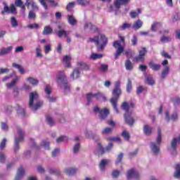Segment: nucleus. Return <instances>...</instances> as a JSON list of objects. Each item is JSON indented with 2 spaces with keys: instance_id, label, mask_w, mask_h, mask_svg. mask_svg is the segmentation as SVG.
<instances>
[{
  "instance_id": "nucleus-1",
  "label": "nucleus",
  "mask_w": 180,
  "mask_h": 180,
  "mask_svg": "<svg viewBox=\"0 0 180 180\" xmlns=\"http://www.w3.org/2000/svg\"><path fill=\"white\" fill-rule=\"evenodd\" d=\"M120 80H118L115 84V87L112 91V97L110 98V102L112 105L114 110L116 113H119V110L117 109V101L122 96V89L120 88Z\"/></svg>"
},
{
  "instance_id": "nucleus-2",
  "label": "nucleus",
  "mask_w": 180,
  "mask_h": 180,
  "mask_svg": "<svg viewBox=\"0 0 180 180\" xmlns=\"http://www.w3.org/2000/svg\"><path fill=\"white\" fill-rule=\"evenodd\" d=\"M87 41L95 43L97 50L98 51H103L105 47H106V44H108V38L105 34H100L94 38H89Z\"/></svg>"
},
{
  "instance_id": "nucleus-3",
  "label": "nucleus",
  "mask_w": 180,
  "mask_h": 180,
  "mask_svg": "<svg viewBox=\"0 0 180 180\" xmlns=\"http://www.w3.org/2000/svg\"><path fill=\"white\" fill-rule=\"evenodd\" d=\"M41 106H43V101H40L37 91L31 92L30 94L29 107L31 108L32 110H37V109H40Z\"/></svg>"
},
{
  "instance_id": "nucleus-4",
  "label": "nucleus",
  "mask_w": 180,
  "mask_h": 180,
  "mask_svg": "<svg viewBox=\"0 0 180 180\" xmlns=\"http://www.w3.org/2000/svg\"><path fill=\"white\" fill-rule=\"evenodd\" d=\"M112 46L115 49H117V51L115 53V59L117 60L119 58V56L123 53L124 56H127V57H130L131 56V50L128 49L124 51V47L122 46V43L120 41H115L112 44Z\"/></svg>"
},
{
  "instance_id": "nucleus-5",
  "label": "nucleus",
  "mask_w": 180,
  "mask_h": 180,
  "mask_svg": "<svg viewBox=\"0 0 180 180\" xmlns=\"http://www.w3.org/2000/svg\"><path fill=\"white\" fill-rule=\"evenodd\" d=\"M25 139V131L20 127H18L17 134L15 136L14 142V153H18L20 147L19 146V143Z\"/></svg>"
},
{
  "instance_id": "nucleus-6",
  "label": "nucleus",
  "mask_w": 180,
  "mask_h": 180,
  "mask_svg": "<svg viewBox=\"0 0 180 180\" xmlns=\"http://www.w3.org/2000/svg\"><path fill=\"white\" fill-rule=\"evenodd\" d=\"M56 78L58 85L63 86L65 89H67V77H65L64 72H59L56 76Z\"/></svg>"
},
{
  "instance_id": "nucleus-7",
  "label": "nucleus",
  "mask_w": 180,
  "mask_h": 180,
  "mask_svg": "<svg viewBox=\"0 0 180 180\" xmlns=\"http://www.w3.org/2000/svg\"><path fill=\"white\" fill-rule=\"evenodd\" d=\"M94 112L98 114V117L101 120H105V119H106L109 115V110L106 108L101 109L98 106H95L94 108Z\"/></svg>"
},
{
  "instance_id": "nucleus-8",
  "label": "nucleus",
  "mask_w": 180,
  "mask_h": 180,
  "mask_svg": "<svg viewBox=\"0 0 180 180\" xmlns=\"http://www.w3.org/2000/svg\"><path fill=\"white\" fill-rule=\"evenodd\" d=\"M84 30L85 32H89L90 33H98L99 28L91 22H86L84 25Z\"/></svg>"
},
{
  "instance_id": "nucleus-9",
  "label": "nucleus",
  "mask_w": 180,
  "mask_h": 180,
  "mask_svg": "<svg viewBox=\"0 0 180 180\" xmlns=\"http://www.w3.org/2000/svg\"><path fill=\"white\" fill-rule=\"evenodd\" d=\"M147 49L146 47H143L141 50L139 51V56L134 58V60L136 63H143L144 61V58L146 57V54H147Z\"/></svg>"
},
{
  "instance_id": "nucleus-10",
  "label": "nucleus",
  "mask_w": 180,
  "mask_h": 180,
  "mask_svg": "<svg viewBox=\"0 0 180 180\" xmlns=\"http://www.w3.org/2000/svg\"><path fill=\"white\" fill-rule=\"evenodd\" d=\"M98 150L101 152V154H105V153H109L112 148H113V143H109L105 148L102 146V144L98 143Z\"/></svg>"
},
{
  "instance_id": "nucleus-11",
  "label": "nucleus",
  "mask_w": 180,
  "mask_h": 180,
  "mask_svg": "<svg viewBox=\"0 0 180 180\" xmlns=\"http://www.w3.org/2000/svg\"><path fill=\"white\" fill-rule=\"evenodd\" d=\"M124 119L125 123H127V124H129V126H133V124H134L135 120L134 117H133V116L131 115V112L125 113L124 115Z\"/></svg>"
},
{
  "instance_id": "nucleus-12",
  "label": "nucleus",
  "mask_w": 180,
  "mask_h": 180,
  "mask_svg": "<svg viewBox=\"0 0 180 180\" xmlns=\"http://www.w3.org/2000/svg\"><path fill=\"white\" fill-rule=\"evenodd\" d=\"M5 12H7V13H13L14 15H16V7H15V4H11L9 7L5 4L4 9L1 12V13L4 15Z\"/></svg>"
},
{
  "instance_id": "nucleus-13",
  "label": "nucleus",
  "mask_w": 180,
  "mask_h": 180,
  "mask_svg": "<svg viewBox=\"0 0 180 180\" xmlns=\"http://www.w3.org/2000/svg\"><path fill=\"white\" fill-rule=\"evenodd\" d=\"M139 172L134 170V169H131L127 172V179H131V178H135L136 179H139Z\"/></svg>"
},
{
  "instance_id": "nucleus-14",
  "label": "nucleus",
  "mask_w": 180,
  "mask_h": 180,
  "mask_svg": "<svg viewBox=\"0 0 180 180\" xmlns=\"http://www.w3.org/2000/svg\"><path fill=\"white\" fill-rule=\"evenodd\" d=\"M129 2H130V0H115L114 6L115 9L119 10L121 5H127Z\"/></svg>"
},
{
  "instance_id": "nucleus-15",
  "label": "nucleus",
  "mask_w": 180,
  "mask_h": 180,
  "mask_svg": "<svg viewBox=\"0 0 180 180\" xmlns=\"http://www.w3.org/2000/svg\"><path fill=\"white\" fill-rule=\"evenodd\" d=\"M14 5H15V6L18 8H20L22 15H25V11H26V4H23V1H22V0H15Z\"/></svg>"
},
{
  "instance_id": "nucleus-16",
  "label": "nucleus",
  "mask_w": 180,
  "mask_h": 180,
  "mask_svg": "<svg viewBox=\"0 0 180 180\" xmlns=\"http://www.w3.org/2000/svg\"><path fill=\"white\" fill-rule=\"evenodd\" d=\"M44 91H45V93L46 94V95H48L47 98L49 99V102H56V98L50 96V94H51V87L50 86V85H46Z\"/></svg>"
},
{
  "instance_id": "nucleus-17",
  "label": "nucleus",
  "mask_w": 180,
  "mask_h": 180,
  "mask_svg": "<svg viewBox=\"0 0 180 180\" xmlns=\"http://www.w3.org/2000/svg\"><path fill=\"white\" fill-rule=\"evenodd\" d=\"M23 175H25V169L22 166H20V167L18 169L17 175L15 176V180H20L22 178H23Z\"/></svg>"
},
{
  "instance_id": "nucleus-18",
  "label": "nucleus",
  "mask_w": 180,
  "mask_h": 180,
  "mask_svg": "<svg viewBox=\"0 0 180 180\" xmlns=\"http://www.w3.org/2000/svg\"><path fill=\"white\" fill-rule=\"evenodd\" d=\"M143 27V21L140 19H138L132 25V29L134 30H139V29H141Z\"/></svg>"
},
{
  "instance_id": "nucleus-19",
  "label": "nucleus",
  "mask_w": 180,
  "mask_h": 180,
  "mask_svg": "<svg viewBox=\"0 0 180 180\" xmlns=\"http://www.w3.org/2000/svg\"><path fill=\"white\" fill-rule=\"evenodd\" d=\"M25 5L26 6H31L34 11H39V6H37V4L33 0H26Z\"/></svg>"
},
{
  "instance_id": "nucleus-20",
  "label": "nucleus",
  "mask_w": 180,
  "mask_h": 180,
  "mask_svg": "<svg viewBox=\"0 0 180 180\" xmlns=\"http://www.w3.org/2000/svg\"><path fill=\"white\" fill-rule=\"evenodd\" d=\"M148 65L149 68L153 71H160V70H161V65L156 64L154 62H149Z\"/></svg>"
},
{
  "instance_id": "nucleus-21",
  "label": "nucleus",
  "mask_w": 180,
  "mask_h": 180,
  "mask_svg": "<svg viewBox=\"0 0 180 180\" xmlns=\"http://www.w3.org/2000/svg\"><path fill=\"white\" fill-rule=\"evenodd\" d=\"M79 75H81V71L79 69H75L70 75V78L72 79H78V78H79Z\"/></svg>"
},
{
  "instance_id": "nucleus-22",
  "label": "nucleus",
  "mask_w": 180,
  "mask_h": 180,
  "mask_svg": "<svg viewBox=\"0 0 180 180\" xmlns=\"http://www.w3.org/2000/svg\"><path fill=\"white\" fill-rule=\"evenodd\" d=\"M12 46H8L7 48H2L0 51V56H5L6 54H9L11 51H12Z\"/></svg>"
},
{
  "instance_id": "nucleus-23",
  "label": "nucleus",
  "mask_w": 180,
  "mask_h": 180,
  "mask_svg": "<svg viewBox=\"0 0 180 180\" xmlns=\"http://www.w3.org/2000/svg\"><path fill=\"white\" fill-rule=\"evenodd\" d=\"M52 33L53 28L50 26H46L42 32V34H44V36H49V34H51Z\"/></svg>"
},
{
  "instance_id": "nucleus-24",
  "label": "nucleus",
  "mask_w": 180,
  "mask_h": 180,
  "mask_svg": "<svg viewBox=\"0 0 180 180\" xmlns=\"http://www.w3.org/2000/svg\"><path fill=\"white\" fill-rule=\"evenodd\" d=\"M134 66H133V63H131V60H130V59H127L125 61V69L127 71H131V70H133Z\"/></svg>"
},
{
  "instance_id": "nucleus-25",
  "label": "nucleus",
  "mask_w": 180,
  "mask_h": 180,
  "mask_svg": "<svg viewBox=\"0 0 180 180\" xmlns=\"http://www.w3.org/2000/svg\"><path fill=\"white\" fill-rule=\"evenodd\" d=\"M13 67L18 70L19 72H20L22 75L26 74V70H25V68H23L22 65L18 63H13Z\"/></svg>"
},
{
  "instance_id": "nucleus-26",
  "label": "nucleus",
  "mask_w": 180,
  "mask_h": 180,
  "mask_svg": "<svg viewBox=\"0 0 180 180\" xmlns=\"http://www.w3.org/2000/svg\"><path fill=\"white\" fill-rule=\"evenodd\" d=\"M150 148H151L152 151L155 153V154L160 153V146H158L154 142H152L150 143Z\"/></svg>"
},
{
  "instance_id": "nucleus-27",
  "label": "nucleus",
  "mask_w": 180,
  "mask_h": 180,
  "mask_svg": "<svg viewBox=\"0 0 180 180\" xmlns=\"http://www.w3.org/2000/svg\"><path fill=\"white\" fill-rule=\"evenodd\" d=\"M145 78L148 85H154V84H155V82L154 81V79L153 78V76L151 75H146Z\"/></svg>"
},
{
  "instance_id": "nucleus-28",
  "label": "nucleus",
  "mask_w": 180,
  "mask_h": 180,
  "mask_svg": "<svg viewBox=\"0 0 180 180\" xmlns=\"http://www.w3.org/2000/svg\"><path fill=\"white\" fill-rule=\"evenodd\" d=\"M20 79L18 76H15V77L11 81L10 83H7L6 87L7 88H13L15 85H16V82H18V80Z\"/></svg>"
},
{
  "instance_id": "nucleus-29",
  "label": "nucleus",
  "mask_w": 180,
  "mask_h": 180,
  "mask_svg": "<svg viewBox=\"0 0 180 180\" xmlns=\"http://www.w3.org/2000/svg\"><path fill=\"white\" fill-rule=\"evenodd\" d=\"M94 98L96 99V101H101V99H103V101H106V96H105V95H103V94L102 93H96L94 94Z\"/></svg>"
},
{
  "instance_id": "nucleus-30",
  "label": "nucleus",
  "mask_w": 180,
  "mask_h": 180,
  "mask_svg": "<svg viewBox=\"0 0 180 180\" xmlns=\"http://www.w3.org/2000/svg\"><path fill=\"white\" fill-rule=\"evenodd\" d=\"M143 132L146 136H150L151 133H153V128L148 125H144L143 127Z\"/></svg>"
},
{
  "instance_id": "nucleus-31",
  "label": "nucleus",
  "mask_w": 180,
  "mask_h": 180,
  "mask_svg": "<svg viewBox=\"0 0 180 180\" xmlns=\"http://www.w3.org/2000/svg\"><path fill=\"white\" fill-rule=\"evenodd\" d=\"M168 74H169V67L168 66H165V69L162 71L161 73V78L162 79H164L167 77V75H168Z\"/></svg>"
},
{
  "instance_id": "nucleus-32",
  "label": "nucleus",
  "mask_w": 180,
  "mask_h": 180,
  "mask_svg": "<svg viewBox=\"0 0 180 180\" xmlns=\"http://www.w3.org/2000/svg\"><path fill=\"white\" fill-rule=\"evenodd\" d=\"M141 13V9L137 8V12L134 11H131L129 13L131 19H136V18H138L139 15Z\"/></svg>"
},
{
  "instance_id": "nucleus-33",
  "label": "nucleus",
  "mask_w": 180,
  "mask_h": 180,
  "mask_svg": "<svg viewBox=\"0 0 180 180\" xmlns=\"http://www.w3.org/2000/svg\"><path fill=\"white\" fill-rule=\"evenodd\" d=\"M68 22L71 26H77V23H78V21H77V19L73 15L68 16Z\"/></svg>"
},
{
  "instance_id": "nucleus-34",
  "label": "nucleus",
  "mask_w": 180,
  "mask_h": 180,
  "mask_svg": "<svg viewBox=\"0 0 180 180\" xmlns=\"http://www.w3.org/2000/svg\"><path fill=\"white\" fill-rule=\"evenodd\" d=\"M174 168L176 169V172L174 174V178L179 179V178H180V165L179 164L176 165Z\"/></svg>"
},
{
  "instance_id": "nucleus-35",
  "label": "nucleus",
  "mask_w": 180,
  "mask_h": 180,
  "mask_svg": "<svg viewBox=\"0 0 180 180\" xmlns=\"http://www.w3.org/2000/svg\"><path fill=\"white\" fill-rule=\"evenodd\" d=\"M77 65L82 68V70H85L86 71L89 70V65H88L86 63H85L83 61H79L77 62Z\"/></svg>"
},
{
  "instance_id": "nucleus-36",
  "label": "nucleus",
  "mask_w": 180,
  "mask_h": 180,
  "mask_svg": "<svg viewBox=\"0 0 180 180\" xmlns=\"http://www.w3.org/2000/svg\"><path fill=\"white\" fill-rule=\"evenodd\" d=\"M162 140V136L161 135V128L158 129V136L156 138L157 145L160 146L161 144V141Z\"/></svg>"
},
{
  "instance_id": "nucleus-37",
  "label": "nucleus",
  "mask_w": 180,
  "mask_h": 180,
  "mask_svg": "<svg viewBox=\"0 0 180 180\" xmlns=\"http://www.w3.org/2000/svg\"><path fill=\"white\" fill-rule=\"evenodd\" d=\"M121 109H122V110H124L125 113H130V111H129L130 107L129 106V104L126 101L122 103V104L121 105Z\"/></svg>"
},
{
  "instance_id": "nucleus-38",
  "label": "nucleus",
  "mask_w": 180,
  "mask_h": 180,
  "mask_svg": "<svg viewBox=\"0 0 180 180\" xmlns=\"http://www.w3.org/2000/svg\"><path fill=\"white\" fill-rule=\"evenodd\" d=\"M161 26H162V24H161V22H153L151 26L150 30H152V32H157V30Z\"/></svg>"
},
{
  "instance_id": "nucleus-39",
  "label": "nucleus",
  "mask_w": 180,
  "mask_h": 180,
  "mask_svg": "<svg viewBox=\"0 0 180 180\" xmlns=\"http://www.w3.org/2000/svg\"><path fill=\"white\" fill-rule=\"evenodd\" d=\"M108 141H115V143H118V144H120L122 143V139H120L118 136H110L107 139Z\"/></svg>"
},
{
  "instance_id": "nucleus-40",
  "label": "nucleus",
  "mask_w": 180,
  "mask_h": 180,
  "mask_svg": "<svg viewBox=\"0 0 180 180\" xmlns=\"http://www.w3.org/2000/svg\"><path fill=\"white\" fill-rule=\"evenodd\" d=\"M103 57V54L101 53H91L90 56V60H99Z\"/></svg>"
},
{
  "instance_id": "nucleus-41",
  "label": "nucleus",
  "mask_w": 180,
  "mask_h": 180,
  "mask_svg": "<svg viewBox=\"0 0 180 180\" xmlns=\"http://www.w3.org/2000/svg\"><path fill=\"white\" fill-rule=\"evenodd\" d=\"M131 89H133V86L131 84V79H128L127 84V92L130 94L131 92Z\"/></svg>"
},
{
  "instance_id": "nucleus-42",
  "label": "nucleus",
  "mask_w": 180,
  "mask_h": 180,
  "mask_svg": "<svg viewBox=\"0 0 180 180\" xmlns=\"http://www.w3.org/2000/svg\"><path fill=\"white\" fill-rule=\"evenodd\" d=\"M27 80H28L30 84H31L32 85H34V86L37 85V84H39V80L33 77H28Z\"/></svg>"
},
{
  "instance_id": "nucleus-43",
  "label": "nucleus",
  "mask_w": 180,
  "mask_h": 180,
  "mask_svg": "<svg viewBox=\"0 0 180 180\" xmlns=\"http://www.w3.org/2000/svg\"><path fill=\"white\" fill-rule=\"evenodd\" d=\"M11 24L13 27H18L19 26V23L18 22V20H16V18L11 17Z\"/></svg>"
},
{
  "instance_id": "nucleus-44",
  "label": "nucleus",
  "mask_w": 180,
  "mask_h": 180,
  "mask_svg": "<svg viewBox=\"0 0 180 180\" xmlns=\"http://www.w3.org/2000/svg\"><path fill=\"white\" fill-rule=\"evenodd\" d=\"M41 146L44 147L45 150H50V143L46 140L41 141Z\"/></svg>"
},
{
  "instance_id": "nucleus-45",
  "label": "nucleus",
  "mask_w": 180,
  "mask_h": 180,
  "mask_svg": "<svg viewBox=\"0 0 180 180\" xmlns=\"http://www.w3.org/2000/svg\"><path fill=\"white\" fill-rule=\"evenodd\" d=\"M77 171H78V169H77V168H75V167L69 168V169H68L69 176H72L75 175V174H77Z\"/></svg>"
},
{
  "instance_id": "nucleus-46",
  "label": "nucleus",
  "mask_w": 180,
  "mask_h": 180,
  "mask_svg": "<svg viewBox=\"0 0 180 180\" xmlns=\"http://www.w3.org/2000/svg\"><path fill=\"white\" fill-rule=\"evenodd\" d=\"M95 98L94 94L92 93H89L86 94L87 105H89L92 103V98Z\"/></svg>"
},
{
  "instance_id": "nucleus-47",
  "label": "nucleus",
  "mask_w": 180,
  "mask_h": 180,
  "mask_svg": "<svg viewBox=\"0 0 180 180\" xmlns=\"http://www.w3.org/2000/svg\"><path fill=\"white\" fill-rule=\"evenodd\" d=\"M122 136L127 141H129V140H130V134L127 131H123L122 133Z\"/></svg>"
},
{
  "instance_id": "nucleus-48",
  "label": "nucleus",
  "mask_w": 180,
  "mask_h": 180,
  "mask_svg": "<svg viewBox=\"0 0 180 180\" xmlns=\"http://www.w3.org/2000/svg\"><path fill=\"white\" fill-rule=\"evenodd\" d=\"M108 68H109V65L106 64H101L99 67V70L102 72H106V71H108Z\"/></svg>"
},
{
  "instance_id": "nucleus-49",
  "label": "nucleus",
  "mask_w": 180,
  "mask_h": 180,
  "mask_svg": "<svg viewBox=\"0 0 180 180\" xmlns=\"http://www.w3.org/2000/svg\"><path fill=\"white\" fill-rule=\"evenodd\" d=\"M36 55L37 57H39V58H41V57H43V55L41 54V48L40 47V46L36 48Z\"/></svg>"
},
{
  "instance_id": "nucleus-50",
  "label": "nucleus",
  "mask_w": 180,
  "mask_h": 180,
  "mask_svg": "<svg viewBox=\"0 0 180 180\" xmlns=\"http://www.w3.org/2000/svg\"><path fill=\"white\" fill-rule=\"evenodd\" d=\"M58 37H67V31L60 30L58 32Z\"/></svg>"
},
{
  "instance_id": "nucleus-51",
  "label": "nucleus",
  "mask_w": 180,
  "mask_h": 180,
  "mask_svg": "<svg viewBox=\"0 0 180 180\" xmlns=\"http://www.w3.org/2000/svg\"><path fill=\"white\" fill-rule=\"evenodd\" d=\"M79 148H81V145L79 143H77L74 146H73V153L75 154H77L78 151H79Z\"/></svg>"
},
{
  "instance_id": "nucleus-52",
  "label": "nucleus",
  "mask_w": 180,
  "mask_h": 180,
  "mask_svg": "<svg viewBox=\"0 0 180 180\" xmlns=\"http://www.w3.org/2000/svg\"><path fill=\"white\" fill-rule=\"evenodd\" d=\"M130 27H132L131 24L130 23H124L121 27V30H126V29H130Z\"/></svg>"
},
{
  "instance_id": "nucleus-53",
  "label": "nucleus",
  "mask_w": 180,
  "mask_h": 180,
  "mask_svg": "<svg viewBox=\"0 0 180 180\" xmlns=\"http://www.w3.org/2000/svg\"><path fill=\"white\" fill-rule=\"evenodd\" d=\"M107 163L108 162L106 161V160H102L101 162H100L99 167L102 171L105 169V167H106Z\"/></svg>"
},
{
  "instance_id": "nucleus-54",
  "label": "nucleus",
  "mask_w": 180,
  "mask_h": 180,
  "mask_svg": "<svg viewBox=\"0 0 180 180\" xmlns=\"http://www.w3.org/2000/svg\"><path fill=\"white\" fill-rule=\"evenodd\" d=\"M46 122L49 126H53L54 124V120H53V118L49 115L46 117Z\"/></svg>"
},
{
  "instance_id": "nucleus-55",
  "label": "nucleus",
  "mask_w": 180,
  "mask_h": 180,
  "mask_svg": "<svg viewBox=\"0 0 180 180\" xmlns=\"http://www.w3.org/2000/svg\"><path fill=\"white\" fill-rule=\"evenodd\" d=\"M113 129L107 127L101 131L102 134H109L112 131Z\"/></svg>"
},
{
  "instance_id": "nucleus-56",
  "label": "nucleus",
  "mask_w": 180,
  "mask_h": 180,
  "mask_svg": "<svg viewBox=\"0 0 180 180\" xmlns=\"http://www.w3.org/2000/svg\"><path fill=\"white\" fill-rule=\"evenodd\" d=\"M77 4L82 6H85V5H89V1L86 0H77Z\"/></svg>"
},
{
  "instance_id": "nucleus-57",
  "label": "nucleus",
  "mask_w": 180,
  "mask_h": 180,
  "mask_svg": "<svg viewBox=\"0 0 180 180\" xmlns=\"http://www.w3.org/2000/svg\"><path fill=\"white\" fill-rule=\"evenodd\" d=\"M47 1L51 6H52L53 8H56V6H58V3L57 1H55L54 0H45Z\"/></svg>"
},
{
  "instance_id": "nucleus-58",
  "label": "nucleus",
  "mask_w": 180,
  "mask_h": 180,
  "mask_svg": "<svg viewBox=\"0 0 180 180\" xmlns=\"http://www.w3.org/2000/svg\"><path fill=\"white\" fill-rule=\"evenodd\" d=\"M131 41L132 43V46H137V41H138V38L136 35H133L132 39H131Z\"/></svg>"
},
{
  "instance_id": "nucleus-59",
  "label": "nucleus",
  "mask_w": 180,
  "mask_h": 180,
  "mask_svg": "<svg viewBox=\"0 0 180 180\" xmlns=\"http://www.w3.org/2000/svg\"><path fill=\"white\" fill-rule=\"evenodd\" d=\"M119 175H120V171L119 170H113L112 172V178H118Z\"/></svg>"
},
{
  "instance_id": "nucleus-60",
  "label": "nucleus",
  "mask_w": 180,
  "mask_h": 180,
  "mask_svg": "<svg viewBox=\"0 0 180 180\" xmlns=\"http://www.w3.org/2000/svg\"><path fill=\"white\" fill-rule=\"evenodd\" d=\"M28 18L29 19H34L36 18V13L33 11H30L28 14Z\"/></svg>"
},
{
  "instance_id": "nucleus-61",
  "label": "nucleus",
  "mask_w": 180,
  "mask_h": 180,
  "mask_svg": "<svg viewBox=\"0 0 180 180\" xmlns=\"http://www.w3.org/2000/svg\"><path fill=\"white\" fill-rule=\"evenodd\" d=\"M160 41L162 43H166V41H171V38L169 37L162 36L160 39Z\"/></svg>"
},
{
  "instance_id": "nucleus-62",
  "label": "nucleus",
  "mask_w": 180,
  "mask_h": 180,
  "mask_svg": "<svg viewBox=\"0 0 180 180\" xmlns=\"http://www.w3.org/2000/svg\"><path fill=\"white\" fill-rule=\"evenodd\" d=\"M62 63L64 64L65 67H68V56L63 57Z\"/></svg>"
},
{
  "instance_id": "nucleus-63",
  "label": "nucleus",
  "mask_w": 180,
  "mask_h": 180,
  "mask_svg": "<svg viewBox=\"0 0 180 180\" xmlns=\"http://www.w3.org/2000/svg\"><path fill=\"white\" fill-rule=\"evenodd\" d=\"M65 140H67V136H61L56 139V143H63Z\"/></svg>"
},
{
  "instance_id": "nucleus-64",
  "label": "nucleus",
  "mask_w": 180,
  "mask_h": 180,
  "mask_svg": "<svg viewBox=\"0 0 180 180\" xmlns=\"http://www.w3.org/2000/svg\"><path fill=\"white\" fill-rule=\"evenodd\" d=\"M6 139L4 138V139H3L2 141L0 143L1 150H4V148L6 147Z\"/></svg>"
}]
</instances>
